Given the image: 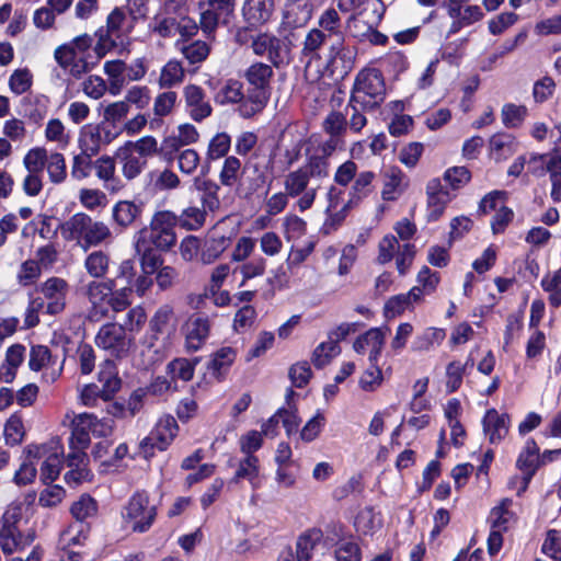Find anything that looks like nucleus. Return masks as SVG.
I'll return each instance as SVG.
<instances>
[{
	"instance_id": "1",
	"label": "nucleus",
	"mask_w": 561,
	"mask_h": 561,
	"mask_svg": "<svg viewBox=\"0 0 561 561\" xmlns=\"http://www.w3.org/2000/svg\"><path fill=\"white\" fill-rule=\"evenodd\" d=\"M329 176V162L322 158L308 157L306 163L284 178V190L290 197H298L300 211L310 209L316 201L320 182Z\"/></svg>"
},
{
	"instance_id": "2",
	"label": "nucleus",
	"mask_w": 561,
	"mask_h": 561,
	"mask_svg": "<svg viewBox=\"0 0 561 561\" xmlns=\"http://www.w3.org/2000/svg\"><path fill=\"white\" fill-rule=\"evenodd\" d=\"M135 24L127 18L123 7H117L111 11L106 18L105 26H101L94 33L96 42L93 47L94 54L102 59L110 53H116L119 56L129 54V34Z\"/></svg>"
},
{
	"instance_id": "3",
	"label": "nucleus",
	"mask_w": 561,
	"mask_h": 561,
	"mask_svg": "<svg viewBox=\"0 0 561 561\" xmlns=\"http://www.w3.org/2000/svg\"><path fill=\"white\" fill-rule=\"evenodd\" d=\"M60 236L66 241H75L81 249L88 250L101 245L112 238L110 227L94 220L85 213H77L59 226Z\"/></svg>"
},
{
	"instance_id": "4",
	"label": "nucleus",
	"mask_w": 561,
	"mask_h": 561,
	"mask_svg": "<svg viewBox=\"0 0 561 561\" xmlns=\"http://www.w3.org/2000/svg\"><path fill=\"white\" fill-rule=\"evenodd\" d=\"M161 153L156 137L146 135L137 140H128L115 151V158L121 165L123 176L133 181L147 168L149 159Z\"/></svg>"
},
{
	"instance_id": "5",
	"label": "nucleus",
	"mask_w": 561,
	"mask_h": 561,
	"mask_svg": "<svg viewBox=\"0 0 561 561\" xmlns=\"http://www.w3.org/2000/svg\"><path fill=\"white\" fill-rule=\"evenodd\" d=\"M244 76L251 88L239 106V113L242 117L249 118L261 112L267 104L273 69L267 64L255 62L247 69Z\"/></svg>"
},
{
	"instance_id": "6",
	"label": "nucleus",
	"mask_w": 561,
	"mask_h": 561,
	"mask_svg": "<svg viewBox=\"0 0 561 561\" xmlns=\"http://www.w3.org/2000/svg\"><path fill=\"white\" fill-rule=\"evenodd\" d=\"M178 215L171 210L156 211L149 227H145L136 236L135 248L142 249L149 243L158 250L169 251L176 243L175 227Z\"/></svg>"
},
{
	"instance_id": "7",
	"label": "nucleus",
	"mask_w": 561,
	"mask_h": 561,
	"mask_svg": "<svg viewBox=\"0 0 561 561\" xmlns=\"http://www.w3.org/2000/svg\"><path fill=\"white\" fill-rule=\"evenodd\" d=\"M22 513L18 505H11L7 508L0 519V546L5 554H12L30 546L34 539L33 530L22 533L19 529Z\"/></svg>"
},
{
	"instance_id": "8",
	"label": "nucleus",
	"mask_w": 561,
	"mask_h": 561,
	"mask_svg": "<svg viewBox=\"0 0 561 561\" xmlns=\"http://www.w3.org/2000/svg\"><path fill=\"white\" fill-rule=\"evenodd\" d=\"M385 95L383 78L378 70L366 69L356 76L351 94L353 103H359L364 110H373L383 102Z\"/></svg>"
},
{
	"instance_id": "9",
	"label": "nucleus",
	"mask_w": 561,
	"mask_h": 561,
	"mask_svg": "<svg viewBox=\"0 0 561 561\" xmlns=\"http://www.w3.org/2000/svg\"><path fill=\"white\" fill-rule=\"evenodd\" d=\"M157 516V507L150 504L149 495L144 491L136 492L122 512L126 527L135 533H146Z\"/></svg>"
},
{
	"instance_id": "10",
	"label": "nucleus",
	"mask_w": 561,
	"mask_h": 561,
	"mask_svg": "<svg viewBox=\"0 0 561 561\" xmlns=\"http://www.w3.org/2000/svg\"><path fill=\"white\" fill-rule=\"evenodd\" d=\"M94 341L98 347L116 358L126 357L134 345V337L127 335L116 322L103 324L99 329Z\"/></svg>"
},
{
	"instance_id": "11",
	"label": "nucleus",
	"mask_w": 561,
	"mask_h": 561,
	"mask_svg": "<svg viewBox=\"0 0 561 561\" xmlns=\"http://www.w3.org/2000/svg\"><path fill=\"white\" fill-rule=\"evenodd\" d=\"M27 454L35 460L43 459L41 479L44 482H53L58 478L61 471L64 456V448L58 440H53L39 446H28Z\"/></svg>"
},
{
	"instance_id": "12",
	"label": "nucleus",
	"mask_w": 561,
	"mask_h": 561,
	"mask_svg": "<svg viewBox=\"0 0 561 561\" xmlns=\"http://www.w3.org/2000/svg\"><path fill=\"white\" fill-rule=\"evenodd\" d=\"M179 432L176 420L172 415L161 416L153 430L139 443L141 454L148 458L153 449L165 450Z\"/></svg>"
},
{
	"instance_id": "13",
	"label": "nucleus",
	"mask_w": 561,
	"mask_h": 561,
	"mask_svg": "<svg viewBox=\"0 0 561 561\" xmlns=\"http://www.w3.org/2000/svg\"><path fill=\"white\" fill-rule=\"evenodd\" d=\"M253 53L257 56H266L276 68L286 65L290 60V43L273 34H259L251 44Z\"/></svg>"
},
{
	"instance_id": "14",
	"label": "nucleus",
	"mask_w": 561,
	"mask_h": 561,
	"mask_svg": "<svg viewBox=\"0 0 561 561\" xmlns=\"http://www.w3.org/2000/svg\"><path fill=\"white\" fill-rule=\"evenodd\" d=\"M65 357L54 355L47 346L35 345L30 351L28 367L33 371H42L43 380L55 382L64 369Z\"/></svg>"
},
{
	"instance_id": "15",
	"label": "nucleus",
	"mask_w": 561,
	"mask_h": 561,
	"mask_svg": "<svg viewBox=\"0 0 561 561\" xmlns=\"http://www.w3.org/2000/svg\"><path fill=\"white\" fill-rule=\"evenodd\" d=\"M115 287V279L90 280L82 287L83 296L90 304L91 317L101 318L107 316L111 290Z\"/></svg>"
},
{
	"instance_id": "16",
	"label": "nucleus",
	"mask_w": 561,
	"mask_h": 561,
	"mask_svg": "<svg viewBox=\"0 0 561 561\" xmlns=\"http://www.w3.org/2000/svg\"><path fill=\"white\" fill-rule=\"evenodd\" d=\"M271 160L252 157L244 163L242 190L248 193H254L273 180Z\"/></svg>"
},
{
	"instance_id": "17",
	"label": "nucleus",
	"mask_w": 561,
	"mask_h": 561,
	"mask_svg": "<svg viewBox=\"0 0 561 561\" xmlns=\"http://www.w3.org/2000/svg\"><path fill=\"white\" fill-rule=\"evenodd\" d=\"M199 139L197 128L190 123L180 124L171 135L163 138L161 153L165 161H173L175 152L180 149L194 145Z\"/></svg>"
},
{
	"instance_id": "18",
	"label": "nucleus",
	"mask_w": 561,
	"mask_h": 561,
	"mask_svg": "<svg viewBox=\"0 0 561 561\" xmlns=\"http://www.w3.org/2000/svg\"><path fill=\"white\" fill-rule=\"evenodd\" d=\"M46 304V313L56 316L66 308V299L69 291L68 283L60 277H49L39 287Z\"/></svg>"
},
{
	"instance_id": "19",
	"label": "nucleus",
	"mask_w": 561,
	"mask_h": 561,
	"mask_svg": "<svg viewBox=\"0 0 561 561\" xmlns=\"http://www.w3.org/2000/svg\"><path fill=\"white\" fill-rule=\"evenodd\" d=\"M539 466V447L534 439L529 438L526 440L516 460V467L522 472L520 488L518 489V494H523L526 491L531 478L534 477Z\"/></svg>"
},
{
	"instance_id": "20",
	"label": "nucleus",
	"mask_w": 561,
	"mask_h": 561,
	"mask_svg": "<svg viewBox=\"0 0 561 561\" xmlns=\"http://www.w3.org/2000/svg\"><path fill=\"white\" fill-rule=\"evenodd\" d=\"M142 364L146 367L162 362L170 352V335L162 336L161 333L149 332L144 336L140 344Z\"/></svg>"
},
{
	"instance_id": "21",
	"label": "nucleus",
	"mask_w": 561,
	"mask_h": 561,
	"mask_svg": "<svg viewBox=\"0 0 561 561\" xmlns=\"http://www.w3.org/2000/svg\"><path fill=\"white\" fill-rule=\"evenodd\" d=\"M388 329L373 328L360 334L353 344L357 354H368L370 364H377L383 350Z\"/></svg>"
},
{
	"instance_id": "22",
	"label": "nucleus",
	"mask_w": 561,
	"mask_h": 561,
	"mask_svg": "<svg viewBox=\"0 0 561 561\" xmlns=\"http://www.w3.org/2000/svg\"><path fill=\"white\" fill-rule=\"evenodd\" d=\"M427 195V220H438L445 211L446 206L453 201L454 194L447 190L439 179H432L426 185Z\"/></svg>"
},
{
	"instance_id": "23",
	"label": "nucleus",
	"mask_w": 561,
	"mask_h": 561,
	"mask_svg": "<svg viewBox=\"0 0 561 561\" xmlns=\"http://www.w3.org/2000/svg\"><path fill=\"white\" fill-rule=\"evenodd\" d=\"M55 59L60 67L67 69L73 77L80 78L82 75L91 71L101 60L95 54V58L85 55H76L70 48H57Z\"/></svg>"
},
{
	"instance_id": "24",
	"label": "nucleus",
	"mask_w": 561,
	"mask_h": 561,
	"mask_svg": "<svg viewBox=\"0 0 561 561\" xmlns=\"http://www.w3.org/2000/svg\"><path fill=\"white\" fill-rule=\"evenodd\" d=\"M337 7L343 12L354 11L376 26L381 22L386 12L381 0H337Z\"/></svg>"
},
{
	"instance_id": "25",
	"label": "nucleus",
	"mask_w": 561,
	"mask_h": 561,
	"mask_svg": "<svg viewBox=\"0 0 561 561\" xmlns=\"http://www.w3.org/2000/svg\"><path fill=\"white\" fill-rule=\"evenodd\" d=\"M185 108L195 122H202L210 116L213 108L206 100L204 90L196 84H187L183 89Z\"/></svg>"
},
{
	"instance_id": "26",
	"label": "nucleus",
	"mask_w": 561,
	"mask_h": 561,
	"mask_svg": "<svg viewBox=\"0 0 561 561\" xmlns=\"http://www.w3.org/2000/svg\"><path fill=\"white\" fill-rule=\"evenodd\" d=\"M381 198L386 202L398 201L408 187V180L402 170L396 165L385 167L381 171Z\"/></svg>"
},
{
	"instance_id": "27",
	"label": "nucleus",
	"mask_w": 561,
	"mask_h": 561,
	"mask_svg": "<svg viewBox=\"0 0 561 561\" xmlns=\"http://www.w3.org/2000/svg\"><path fill=\"white\" fill-rule=\"evenodd\" d=\"M209 331L210 322L207 317L201 314L191 316L183 327L187 351H198L206 342Z\"/></svg>"
},
{
	"instance_id": "28",
	"label": "nucleus",
	"mask_w": 561,
	"mask_h": 561,
	"mask_svg": "<svg viewBox=\"0 0 561 561\" xmlns=\"http://www.w3.org/2000/svg\"><path fill=\"white\" fill-rule=\"evenodd\" d=\"M510 425V415L495 409H489L482 419L484 436L491 444H500L508 434Z\"/></svg>"
},
{
	"instance_id": "29",
	"label": "nucleus",
	"mask_w": 561,
	"mask_h": 561,
	"mask_svg": "<svg viewBox=\"0 0 561 561\" xmlns=\"http://www.w3.org/2000/svg\"><path fill=\"white\" fill-rule=\"evenodd\" d=\"M327 67L332 73L340 72L343 75L348 73L353 69L354 54L350 47L344 45V37L337 38L330 45Z\"/></svg>"
},
{
	"instance_id": "30",
	"label": "nucleus",
	"mask_w": 561,
	"mask_h": 561,
	"mask_svg": "<svg viewBox=\"0 0 561 561\" xmlns=\"http://www.w3.org/2000/svg\"><path fill=\"white\" fill-rule=\"evenodd\" d=\"M275 10L274 0H244L242 16L251 27H260L267 23Z\"/></svg>"
},
{
	"instance_id": "31",
	"label": "nucleus",
	"mask_w": 561,
	"mask_h": 561,
	"mask_svg": "<svg viewBox=\"0 0 561 561\" xmlns=\"http://www.w3.org/2000/svg\"><path fill=\"white\" fill-rule=\"evenodd\" d=\"M312 16V5L309 0H287L283 11L284 23L289 27H300Z\"/></svg>"
},
{
	"instance_id": "32",
	"label": "nucleus",
	"mask_w": 561,
	"mask_h": 561,
	"mask_svg": "<svg viewBox=\"0 0 561 561\" xmlns=\"http://www.w3.org/2000/svg\"><path fill=\"white\" fill-rule=\"evenodd\" d=\"M244 164L236 156H228L222 162L219 171V182L222 186L242 190Z\"/></svg>"
},
{
	"instance_id": "33",
	"label": "nucleus",
	"mask_w": 561,
	"mask_h": 561,
	"mask_svg": "<svg viewBox=\"0 0 561 561\" xmlns=\"http://www.w3.org/2000/svg\"><path fill=\"white\" fill-rule=\"evenodd\" d=\"M242 479L248 480L253 490L261 486L260 460L255 455L245 456L238 462L237 470L230 482L238 483Z\"/></svg>"
},
{
	"instance_id": "34",
	"label": "nucleus",
	"mask_w": 561,
	"mask_h": 561,
	"mask_svg": "<svg viewBox=\"0 0 561 561\" xmlns=\"http://www.w3.org/2000/svg\"><path fill=\"white\" fill-rule=\"evenodd\" d=\"M115 156H101L93 162V169L95 171V175L99 180L104 183V187L110 191L119 190V181L115 175L116 164H115Z\"/></svg>"
},
{
	"instance_id": "35",
	"label": "nucleus",
	"mask_w": 561,
	"mask_h": 561,
	"mask_svg": "<svg viewBox=\"0 0 561 561\" xmlns=\"http://www.w3.org/2000/svg\"><path fill=\"white\" fill-rule=\"evenodd\" d=\"M67 419L71 417L70 426H71V435L69 437V444H75L80 448H88L91 443L90 434L91 427L88 423V413L80 414H66Z\"/></svg>"
},
{
	"instance_id": "36",
	"label": "nucleus",
	"mask_w": 561,
	"mask_h": 561,
	"mask_svg": "<svg viewBox=\"0 0 561 561\" xmlns=\"http://www.w3.org/2000/svg\"><path fill=\"white\" fill-rule=\"evenodd\" d=\"M230 239L224 234L209 236L201 248V262L205 265L213 264L228 249Z\"/></svg>"
},
{
	"instance_id": "37",
	"label": "nucleus",
	"mask_w": 561,
	"mask_h": 561,
	"mask_svg": "<svg viewBox=\"0 0 561 561\" xmlns=\"http://www.w3.org/2000/svg\"><path fill=\"white\" fill-rule=\"evenodd\" d=\"M453 22L449 27V34H456L461 28L470 26L483 19L482 9L477 4H468L457 10L456 13L448 15Z\"/></svg>"
},
{
	"instance_id": "38",
	"label": "nucleus",
	"mask_w": 561,
	"mask_h": 561,
	"mask_svg": "<svg viewBox=\"0 0 561 561\" xmlns=\"http://www.w3.org/2000/svg\"><path fill=\"white\" fill-rule=\"evenodd\" d=\"M193 185L196 191L202 192L201 202L204 209L215 211L220 207L218 196L220 187L216 182L196 176L194 178Z\"/></svg>"
},
{
	"instance_id": "39",
	"label": "nucleus",
	"mask_w": 561,
	"mask_h": 561,
	"mask_svg": "<svg viewBox=\"0 0 561 561\" xmlns=\"http://www.w3.org/2000/svg\"><path fill=\"white\" fill-rule=\"evenodd\" d=\"M322 539L323 533L321 529L311 528L302 533L296 541L297 561H311L313 551Z\"/></svg>"
},
{
	"instance_id": "40",
	"label": "nucleus",
	"mask_w": 561,
	"mask_h": 561,
	"mask_svg": "<svg viewBox=\"0 0 561 561\" xmlns=\"http://www.w3.org/2000/svg\"><path fill=\"white\" fill-rule=\"evenodd\" d=\"M89 535V526L73 523L67 526L59 535V550H69L83 546Z\"/></svg>"
},
{
	"instance_id": "41",
	"label": "nucleus",
	"mask_w": 561,
	"mask_h": 561,
	"mask_svg": "<svg viewBox=\"0 0 561 561\" xmlns=\"http://www.w3.org/2000/svg\"><path fill=\"white\" fill-rule=\"evenodd\" d=\"M185 79V69L178 59H170L160 69L158 85L160 89H172L183 83Z\"/></svg>"
},
{
	"instance_id": "42",
	"label": "nucleus",
	"mask_w": 561,
	"mask_h": 561,
	"mask_svg": "<svg viewBox=\"0 0 561 561\" xmlns=\"http://www.w3.org/2000/svg\"><path fill=\"white\" fill-rule=\"evenodd\" d=\"M127 66L121 59L107 60L104 62L103 70L108 78V92L111 95H118L126 84Z\"/></svg>"
},
{
	"instance_id": "43",
	"label": "nucleus",
	"mask_w": 561,
	"mask_h": 561,
	"mask_svg": "<svg viewBox=\"0 0 561 561\" xmlns=\"http://www.w3.org/2000/svg\"><path fill=\"white\" fill-rule=\"evenodd\" d=\"M421 301V290L419 286H414L408 294H400L391 297L385 306L387 316L396 317L403 313L414 304Z\"/></svg>"
},
{
	"instance_id": "44",
	"label": "nucleus",
	"mask_w": 561,
	"mask_h": 561,
	"mask_svg": "<svg viewBox=\"0 0 561 561\" xmlns=\"http://www.w3.org/2000/svg\"><path fill=\"white\" fill-rule=\"evenodd\" d=\"M25 357V346L21 344L11 345L5 352V358L0 369L2 370V381L12 382L16 376V370Z\"/></svg>"
},
{
	"instance_id": "45",
	"label": "nucleus",
	"mask_w": 561,
	"mask_h": 561,
	"mask_svg": "<svg viewBox=\"0 0 561 561\" xmlns=\"http://www.w3.org/2000/svg\"><path fill=\"white\" fill-rule=\"evenodd\" d=\"M445 337L446 332L444 329L426 328L414 337L411 350L417 353L430 352L439 346Z\"/></svg>"
},
{
	"instance_id": "46",
	"label": "nucleus",
	"mask_w": 561,
	"mask_h": 561,
	"mask_svg": "<svg viewBox=\"0 0 561 561\" xmlns=\"http://www.w3.org/2000/svg\"><path fill=\"white\" fill-rule=\"evenodd\" d=\"M99 381L102 383V399L108 400L121 388V379L112 360H105L99 371Z\"/></svg>"
},
{
	"instance_id": "47",
	"label": "nucleus",
	"mask_w": 561,
	"mask_h": 561,
	"mask_svg": "<svg viewBox=\"0 0 561 561\" xmlns=\"http://www.w3.org/2000/svg\"><path fill=\"white\" fill-rule=\"evenodd\" d=\"M513 501L504 499L501 503L493 507L489 515V523L491 528L507 530L510 526L515 522V513L511 510Z\"/></svg>"
},
{
	"instance_id": "48",
	"label": "nucleus",
	"mask_w": 561,
	"mask_h": 561,
	"mask_svg": "<svg viewBox=\"0 0 561 561\" xmlns=\"http://www.w3.org/2000/svg\"><path fill=\"white\" fill-rule=\"evenodd\" d=\"M375 179V173L371 171H364L357 174L354 183L348 193V206L356 207L364 198L371 192V184Z\"/></svg>"
},
{
	"instance_id": "49",
	"label": "nucleus",
	"mask_w": 561,
	"mask_h": 561,
	"mask_svg": "<svg viewBox=\"0 0 561 561\" xmlns=\"http://www.w3.org/2000/svg\"><path fill=\"white\" fill-rule=\"evenodd\" d=\"M266 267L267 261L263 256H254L253 259L239 263L233 270V273H239L241 276L239 287L245 286V284L253 278L262 277L266 272Z\"/></svg>"
},
{
	"instance_id": "50",
	"label": "nucleus",
	"mask_w": 561,
	"mask_h": 561,
	"mask_svg": "<svg viewBox=\"0 0 561 561\" xmlns=\"http://www.w3.org/2000/svg\"><path fill=\"white\" fill-rule=\"evenodd\" d=\"M78 145L81 152L88 156H96L103 148L100 133L94 124L84 125L79 131Z\"/></svg>"
},
{
	"instance_id": "51",
	"label": "nucleus",
	"mask_w": 561,
	"mask_h": 561,
	"mask_svg": "<svg viewBox=\"0 0 561 561\" xmlns=\"http://www.w3.org/2000/svg\"><path fill=\"white\" fill-rule=\"evenodd\" d=\"M516 151V142L508 134H495L490 139V153L496 161L506 160Z\"/></svg>"
},
{
	"instance_id": "52",
	"label": "nucleus",
	"mask_w": 561,
	"mask_h": 561,
	"mask_svg": "<svg viewBox=\"0 0 561 561\" xmlns=\"http://www.w3.org/2000/svg\"><path fill=\"white\" fill-rule=\"evenodd\" d=\"M148 178L157 191H172L181 185L180 176L168 167L150 171Z\"/></svg>"
},
{
	"instance_id": "53",
	"label": "nucleus",
	"mask_w": 561,
	"mask_h": 561,
	"mask_svg": "<svg viewBox=\"0 0 561 561\" xmlns=\"http://www.w3.org/2000/svg\"><path fill=\"white\" fill-rule=\"evenodd\" d=\"M140 207L130 201H119L112 208L114 222L122 228L129 227L140 215Z\"/></svg>"
},
{
	"instance_id": "54",
	"label": "nucleus",
	"mask_w": 561,
	"mask_h": 561,
	"mask_svg": "<svg viewBox=\"0 0 561 561\" xmlns=\"http://www.w3.org/2000/svg\"><path fill=\"white\" fill-rule=\"evenodd\" d=\"M84 268L87 273L95 278H104L110 270V256L104 251H93L84 260Z\"/></svg>"
},
{
	"instance_id": "55",
	"label": "nucleus",
	"mask_w": 561,
	"mask_h": 561,
	"mask_svg": "<svg viewBox=\"0 0 561 561\" xmlns=\"http://www.w3.org/2000/svg\"><path fill=\"white\" fill-rule=\"evenodd\" d=\"M236 356V351L230 346H224L215 352L208 364L211 375L219 379L232 365Z\"/></svg>"
},
{
	"instance_id": "56",
	"label": "nucleus",
	"mask_w": 561,
	"mask_h": 561,
	"mask_svg": "<svg viewBox=\"0 0 561 561\" xmlns=\"http://www.w3.org/2000/svg\"><path fill=\"white\" fill-rule=\"evenodd\" d=\"M245 100L242 83L238 80H227L215 95V101L220 105L243 102Z\"/></svg>"
},
{
	"instance_id": "57",
	"label": "nucleus",
	"mask_w": 561,
	"mask_h": 561,
	"mask_svg": "<svg viewBox=\"0 0 561 561\" xmlns=\"http://www.w3.org/2000/svg\"><path fill=\"white\" fill-rule=\"evenodd\" d=\"M206 216V209L203 207L188 206L178 216V224L188 231L198 230L205 225Z\"/></svg>"
},
{
	"instance_id": "58",
	"label": "nucleus",
	"mask_w": 561,
	"mask_h": 561,
	"mask_svg": "<svg viewBox=\"0 0 561 561\" xmlns=\"http://www.w3.org/2000/svg\"><path fill=\"white\" fill-rule=\"evenodd\" d=\"M147 321V313L141 306H135L130 308L124 317L122 323H118L127 335L135 339L144 328Z\"/></svg>"
},
{
	"instance_id": "59",
	"label": "nucleus",
	"mask_w": 561,
	"mask_h": 561,
	"mask_svg": "<svg viewBox=\"0 0 561 561\" xmlns=\"http://www.w3.org/2000/svg\"><path fill=\"white\" fill-rule=\"evenodd\" d=\"M356 530L363 535L374 534L381 527V518L374 507H364L355 519Z\"/></svg>"
},
{
	"instance_id": "60",
	"label": "nucleus",
	"mask_w": 561,
	"mask_h": 561,
	"mask_svg": "<svg viewBox=\"0 0 561 561\" xmlns=\"http://www.w3.org/2000/svg\"><path fill=\"white\" fill-rule=\"evenodd\" d=\"M70 512L78 524H83V522L96 515L98 503L90 495L83 494L76 502H73Z\"/></svg>"
},
{
	"instance_id": "61",
	"label": "nucleus",
	"mask_w": 561,
	"mask_h": 561,
	"mask_svg": "<svg viewBox=\"0 0 561 561\" xmlns=\"http://www.w3.org/2000/svg\"><path fill=\"white\" fill-rule=\"evenodd\" d=\"M45 168L51 183L60 184L67 179L66 159L62 153H48Z\"/></svg>"
},
{
	"instance_id": "62",
	"label": "nucleus",
	"mask_w": 561,
	"mask_h": 561,
	"mask_svg": "<svg viewBox=\"0 0 561 561\" xmlns=\"http://www.w3.org/2000/svg\"><path fill=\"white\" fill-rule=\"evenodd\" d=\"M328 38L327 33L318 27L311 28L302 42L301 55L310 59L319 56V50Z\"/></svg>"
},
{
	"instance_id": "63",
	"label": "nucleus",
	"mask_w": 561,
	"mask_h": 561,
	"mask_svg": "<svg viewBox=\"0 0 561 561\" xmlns=\"http://www.w3.org/2000/svg\"><path fill=\"white\" fill-rule=\"evenodd\" d=\"M341 352L340 345L336 340H328L320 343L312 354V363L316 367L322 368L328 365L333 357Z\"/></svg>"
},
{
	"instance_id": "64",
	"label": "nucleus",
	"mask_w": 561,
	"mask_h": 561,
	"mask_svg": "<svg viewBox=\"0 0 561 561\" xmlns=\"http://www.w3.org/2000/svg\"><path fill=\"white\" fill-rule=\"evenodd\" d=\"M541 287L549 294V304L558 308L561 306V268L552 274L545 275L541 279Z\"/></svg>"
}]
</instances>
